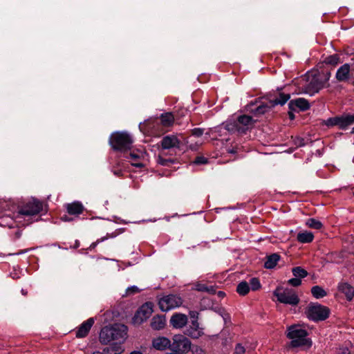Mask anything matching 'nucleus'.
<instances>
[{
  "mask_svg": "<svg viewBox=\"0 0 354 354\" xmlns=\"http://www.w3.org/2000/svg\"><path fill=\"white\" fill-rule=\"evenodd\" d=\"M203 131L204 130L201 128H195L192 130V135L185 140L186 144L191 150H197L202 145L203 141L201 140H195L194 138H201L203 134Z\"/></svg>",
  "mask_w": 354,
  "mask_h": 354,
  "instance_id": "nucleus-11",
  "label": "nucleus"
},
{
  "mask_svg": "<svg viewBox=\"0 0 354 354\" xmlns=\"http://www.w3.org/2000/svg\"><path fill=\"white\" fill-rule=\"evenodd\" d=\"M191 342L185 336L178 334L174 335L171 350L175 353H187L191 349Z\"/></svg>",
  "mask_w": 354,
  "mask_h": 354,
  "instance_id": "nucleus-7",
  "label": "nucleus"
},
{
  "mask_svg": "<svg viewBox=\"0 0 354 354\" xmlns=\"http://www.w3.org/2000/svg\"><path fill=\"white\" fill-rule=\"evenodd\" d=\"M130 354H143V353L138 351H133L131 352Z\"/></svg>",
  "mask_w": 354,
  "mask_h": 354,
  "instance_id": "nucleus-51",
  "label": "nucleus"
},
{
  "mask_svg": "<svg viewBox=\"0 0 354 354\" xmlns=\"http://www.w3.org/2000/svg\"><path fill=\"white\" fill-rule=\"evenodd\" d=\"M118 235V234L116 232H113V233H108L106 234V236H102L101 237L100 239H98L95 242L93 243L91 245V248H95L100 243H102L109 239H113V238H115L116 236Z\"/></svg>",
  "mask_w": 354,
  "mask_h": 354,
  "instance_id": "nucleus-39",
  "label": "nucleus"
},
{
  "mask_svg": "<svg viewBox=\"0 0 354 354\" xmlns=\"http://www.w3.org/2000/svg\"><path fill=\"white\" fill-rule=\"evenodd\" d=\"M280 259V256L276 253L269 255L266 257L264 263V267L267 269L274 268Z\"/></svg>",
  "mask_w": 354,
  "mask_h": 354,
  "instance_id": "nucleus-27",
  "label": "nucleus"
},
{
  "mask_svg": "<svg viewBox=\"0 0 354 354\" xmlns=\"http://www.w3.org/2000/svg\"><path fill=\"white\" fill-rule=\"evenodd\" d=\"M120 343L121 342H120L119 344L118 343H115V344H111L108 347L109 348H111V350L113 351L114 353H118V354H120L121 352L122 351V346L120 345Z\"/></svg>",
  "mask_w": 354,
  "mask_h": 354,
  "instance_id": "nucleus-41",
  "label": "nucleus"
},
{
  "mask_svg": "<svg viewBox=\"0 0 354 354\" xmlns=\"http://www.w3.org/2000/svg\"><path fill=\"white\" fill-rule=\"evenodd\" d=\"M63 220L65 221H70L71 219L67 218V216H65V217L63 218Z\"/></svg>",
  "mask_w": 354,
  "mask_h": 354,
  "instance_id": "nucleus-52",
  "label": "nucleus"
},
{
  "mask_svg": "<svg viewBox=\"0 0 354 354\" xmlns=\"http://www.w3.org/2000/svg\"><path fill=\"white\" fill-rule=\"evenodd\" d=\"M350 65L344 64L338 68L336 73V78L340 82L347 80L348 79Z\"/></svg>",
  "mask_w": 354,
  "mask_h": 354,
  "instance_id": "nucleus-23",
  "label": "nucleus"
},
{
  "mask_svg": "<svg viewBox=\"0 0 354 354\" xmlns=\"http://www.w3.org/2000/svg\"><path fill=\"white\" fill-rule=\"evenodd\" d=\"M188 322L187 316L182 313H175L170 319V324L174 328H183Z\"/></svg>",
  "mask_w": 354,
  "mask_h": 354,
  "instance_id": "nucleus-16",
  "label": "nucleus"
},
{
  "mask_svg": "<svg viewBox=\"0 0 354 354\" xmlns=\"http://www.w3.org/2000/svg\"><path fill=\"white\" fill-rule=\"evenodd\" d=\"M133 139L127 132H117L113 133L109 139V143L114 150L126 151L131 149Z\"/></svg>",
  "mask_w": 354,
  "mask_h": 354,
  "instance_id": "nucleus-4",
  "label": "nucleus"
},
{
  "mask_svg": "<svg viewBox=\"0 0 354 354\" xmlns=\"http://www.w3.org/2000/svg\"><path fill=\"white\" fill-rule=\"evenodd\" d=\"M102 354H118V353H114V351L111 350V348H109L107 346L103 349Z\"/></svg>",
  "mask_w": 354,
  "mask_h": 354,
  "instance_id": "nucleus-46",
  "label": "nucleus"
},
{
  "mask_svg": "<svg viewBox=\"0 0 354 354\" xmlns=\"http://www.w3.org/2000/svg\"><path fill=\"white\" fill-rule=\"evenodd\" d=\"M44 207V204L36 198H32L22 205L16 214L17 222L21 223L24 221L26 225L32 223L31 216L39 214Z\"/></svg>",
  "mask_w": 354,
  "mask_h": 354,
  "instance_id": "nucleus-2",
  "label": "nucleus"
},
{
  "mask_svg": "<svg viewBox=\"0 0 354 354\" xmlns=\"http://www.w3.org/2000/svg\"><path fill=\"white\" fill-rule=\"evenodd\" d=\"M273 106H271V103L270 101L268 104H262L258 106L255 110L251 108L250 111L254 113L256 115H261L265 113L268 111L269 109Z\"/></svg>",
  "mask_w": 354,
  "mask_h": 354,
  "instance_id": "nucleus-33",
  "label": "nucleus"
},
{
  "mask_svg": "<svg viewBox=\"0 0 354 354\" xmlns=\"http://www.w3.org/2000/svg\"><path fill=\"white\" fill-rule=\"evenodd\" d=\"M330 73L321 74H306L301 77L298 83L300 93L313 95L324 88L330 78Z\"/></svg>",
  "mask_w": 354,
  "mask_h": 354,
  "instance_id": "nucleus-1",
  "label": "nucleus"
},
{
  "mask_svg": "<svg viewBox=\"0 0 354 354\" xmlns=\"http://www.w3.org/2000/svg\"><path fill=\"white\" fill-rule=\"evenodd\" d=\"M354 123V115L346 114L341 116L330 118L325 121L328 127L337 126L340 129H346Z\"/></svg>",
  "mask_w": 354,
  "mask_h": 354,
  "instance_id": "nucleus-9",
  "label": "nucleus"
},
{
  "mask_svg": "<svg viewBox=\"0 0 354 354\" xmlns=\"http://www.w3.org/2000/svg\"><path fill=\"white\" fill-rule=\"evenodd\" d=\"M113 340H118L119 342L124 341L127 333V327L123 324H114L112 326Z\"/></svg>",
  "mask_w": 354,
  "mask_h": 354,
  "instance_id": "nucleus-17",
  "label": "nucleus"
},
{
  "mask_svg": "<svg viewBox=\"0 0 354 354\" xmlns=\"http://www.w3.org/2000/svg\"><path fill=\"white\" fill-rule=\"evenodd\" d=\"M194 289L201 292H207L211 294L216 293V290L213 286H207L205 284L201 283H196L194 284Z\"/></svg>",
  "mask_w": 354,
  "mask_h": 354,
  "instance_id": "nucleus-34",
  "label": "nucleus"
},
{
  "mask_svg": "<svg viewBox=\"0 0 354 354\" xmlns=\"http://www.w3.org/2000/svg\"><path fill=\"white\" fill-rule=\"evenodd\" d=\"M308 333L299 326H291L288 328L287 337L291 339L292 347L311 346V341L307 338Z\"/></svg>",
  "mask_w": 354,
  "mask_h": 354,
  "instance_id": "nucleus-3",
  "label": "nucleus"
},
{
  "mask_svg": "<svg viewBox=\"0 0 354 354\" xmlns=\"http://www.w3.org/2000/svg\"><path fill=\"white\" fill-rule=\"evenodd\" d=\"M288 283L292 286L297 287L301 285V280L298 278H292L288 281Z\"/></svg>",
  "mask_w": 354,
  "mask_h": 354,
  "instance_id": "nucleus-42",
  "label": "nucleus"
},
{
  "mask_svg": "<svg viewBox=\"0 0 354 354\" xmlns=\"http://www.w3.org/2000/svg\"><path fill=\"white\" fill-rule=\"evenodd\" d=\"M21 292H23V294H25V291H24V290H21Z\"/></svg>",
  "mask_w": 354,
  "mask_h": 354,
  "instance_id": "nucleus-56",
  "label": "nucleus"
},
{
  "mask_svg": "<svg viewBox=\"0 0 354 354\" xmlns=\"http://www.w3.org/2000/svg\"><path fill=\"white\" fill-rule=\"evenodd\" d=\"M289 105L290 106H295L301 111H306L310 108V104L308 100L304 98H298L295 100H292L290 101Z\"/></svg>",
  "mask_w": 354,
  "mask_h": 354,
  "instance_id": "nucleus-28",
  "label": "nucleus"
},
{
  "mask_svg": "<svg viewBox=\"0 0 354 354\" xmlns=\"http://www.w3.org/2000/svg\"><path fill=\"white\" fill-rule=\"evenodd\" d=\"M306 224L308 227L316 230H319L323 226L321 221L313 218L308 219L306 222Z\"/></svg>",
  "mask_w": 354,
  "mask_h": 354,
  "instance_id": "nucleus-38",
  "label": "nucleus"
},
{
  "mask_svg": "<svg viewBox=\"0 0 354 354\" xmlns=\"http://www.w3.org/2000/svg\"><path fill=\"white\" fill-rule=\"evenodd\" d=\"M153 304L151 302H147L144 304L136 313L133 317V322L134 324H140L145 322L153 313Z\"/></svg>",
  "mask_w": 354,
  "mask_h": 354,
  "instance_id": "nucleus-10",
  "label": "nucleus"
},
{
  "mask_svg": "<svg viewBox=\"0 0 354 354\" xmlns=\"http://www.w3.org/2000/svg\"><path fill=\"white\" fill-rule=\"evenodd\" d=\"M252 290H257L261 287L259 280L257 278H252L248 283Z\"/></svg>",
  "mask_w": 354,
  "mask_h": 354,
  "instance_id": "nucleus-40",
  "label": "nucleus"
},
{
  "mask_svg": "<svg viewBox=\"0 0 354 354\" xmlns=\"http://www.w3.org/2000/svg\"><path fill=\"white\" fill-rule=\"evenodd\" d=\"M16 220V215L15 216V218L10 217L9 216H3L1 217L0 225L2 226L8 227L9 228L19 227L20 225H26L24 221L21 223H19L17 222Z\"/></svg>",
  "mask_w": 354,
  "mask_h": 354,
  "instance_id": "nucleus-21",
  "label": "nucleus"
},
{
  "mask_svg": "<svg viewBox=\"0 0 354 354\" xmlns=\"http://www.w3.org/2000/svg\"><path fill=\"white\" fill-rule=\"evenodd\" d=\"M92 354H102V353H101L100 352H95V353H93Z\"/></svg>",
  "mask_w": 354,
  "mask_h": 354,
  "instance_id": "nucleus-54",
  "label": "nucleus"
},
{
  "mask_svg": "<svg viewBox=\"0 0 354 354\" xmlns=\"http://www.w3.org/2000/svg\"><path fill=\"white\" fill-rule=\"evenodd\" d=\"M311 293L316 299H321L327 295L326 291L319 286H315L312 287Z\"/></svg>",
  "mask_w": 354,
  "mask_h": 354,
  "instance_id": "nucleus-30",
  "label": "nucleus"
},
{
  "mask_svg": "<svg viewBox=\"0 0 354 354\" xmlns=\"http://www.w3.org/2000/svg\"><path fill=\"white\" fill-rule=\"evenodd\" d=\"M314 239V235L312 232L308 231L299 232L297 235V240L301 243H311Z\"/></svg>",
  "mask_w": 354,
  "mask_h": 354,
  "instance_id": "nucleus-25",
  "label": "nucleus"
},
{
  "mask_svg": "<svg viewBox=\"0 0 354 354\" xmlns=\"http://www.w3.org/2000/svg\"><path fill=\"white\" fill-rule=\"evenodd\" d=\"M174 121V115L171 113H163L160 115V122L164 127H170Z\"/></svg>",
  "mask_w": 354,
  "mask_h": 354,
  "instance_id": "nucleus-29",
  "label": "nucleus"
},
{
  "mask_svg": "<svg viewBox=\"0 0 354 354\" xmlns=\"http://www.w3.org/2000/svg\"><path fill=\"white\" fill-rule=\"evenodd\" d=\"M292 272L295 277L300 279L306 277L308 275V272L299 266L293 268Z\"/></svg>",
  "mask_w": 354,
  "mask_h": 354,
  "instance_id": "nucleus-37",
  "label": "nucleus"
},
{
  "mask_svg": "<svg viewBox=\"0 0 354 354\" xmlns=\"http://www.w3.org/2000/svg\"><path fill=\"white\" fill-rule=\"evenodd\" d=\"M166 324V319L163 315L154 316L151 322V326L154 330H161Z\"/></svg>",
  "mask_w": 354,
  "mask_h": 354,
  "instance_id": "nucleus-24",
  "label": "nucleus"
},
{
  "mask_svg": "<svg viewBox=\"0 0 354 354\" xmlns=\"http://www.w3.org/2000/svg\"><path fill=\"white\" fill-rule=\"evenodd\" d=\"M183 304V299L178 295H167L161 297L158 305L162 311H169Z\"/></svg>",
  "mask_w": 354,
  "mask_h": 354,
  "instance_id": "nucleus-8",
  "label": "nucleus"
},
{
  "mask_svg": "<svg viewBox=\"0 0 354 354\" xmlns=\"http://www.w3.org/2000/svg\"><path fill=\"white\" fill-rule=\"evenodd\" d=\"M21 292H23V294H25V291H24V290H21Z\"/></svg>",
  "mask_w": 354,
  "mask_h": 354,
  "instance_id": "nucleus-57",
  "label": "nucleus"
},
{
  "mask_svg": "<svg viewBox=\"0 0 354 354\" xmlns=\"http://www.w3.org/2000/svg\"><path fill=\"white\" fill-rule=\"evenodd\" d=\"M290 99L289 94L280 93L279 97L270 100L271 106L283 105Z\"/></svg>",
  "mask_w": 354,
  "mask_h": 354,
  "instance_id": "nucleus-31",
  "label": "nucleus"
},
{
  "mask_svg": "<svg viewBox=\"0 0 354 354\" xmlns=\"http://www.w3.org/2000/svg\"><path fill=\"white\" fill-rule=\"evenodd\" d=\"M252 124V117L246 115H240L237 118L236 129L239 132H243L245 131V127L248 128Z\"/></svg>",
  "mask_w": 354,
  "mask_h": 354,
  "instance_id": "nucleus-20",
  "label": "nucleus"
},
{
  "mask_svg": "<svg viewBox=\"0 0 354 354\" xmlns=\"http://www.w3.org/2000/svg\"><path fill=\"white\" fill-rule=\"evenodd\" d=\"M112 326H106L102 328L100 333V341L103 344H107L113 340Z\"/></svg>",
  "mask_w": 354,
  "mask_h": 354,
  "instance_id": "nucleus-19",
  "label": "nucleus"
},
{
  "mask_svg": "<svg viewBox=\"0 0 354 354\" xmlns=\"http://www.w3.org/2000/svg\"><path fill=\"white\" fill-rule=\"evenodd\" d=\"M323 62L328 65L335 66L339 62V56L337 54L327 56L324 58Z\"/></svg>",
  "mask_w": 354,
  "mask_h": 354,
  "instance_id": "nucleus-36",
  "label": "nucleus"
},
{
  "mask_svg": "<svg viewBox=\"0 0 354 354\" xmlns=\"http://www.w3.org/2000/svg\"><path fill=\"white\" fill-rule=\"evenodd\" d=\"M113 174L117 176H120L122 174V171L121 170H114Z\"/></svg>",
  "mask_w": 354,
  "mask_h": 354,
  "instance_id": "nucleus-49",
  "label": "nucleus"
},
{
  "mask_svg": "<svg viewBox=\"0 0 354 354\" xmlns=\"http://www.w3.org/2000/svg\"><path fill=\"white\" fill-rule=\"evenodd\" d=\"M306 314L310 320L323 321L328 317L330 310L326 306L321 304H310L306 309Z\"/></svg>",
  "mask_w": 354,
  "mask_h": 354,
  "instance_id": "nucleus-6",
  "label": "nucleus"
},
{
  "mask_svg": "<svg viewBox=\"0 0 354 354\" xmlns=\"http://www.w3.org/2000/svg\"><path fill=\"white\" fill-rule=\"evenodd\" d=\"M185 334L192 338L198 339L203 335V328L199 326L197 320H193Z\"/></svg>",
  "mask_w": 354,
  "mask_h": 354,
  "instance_id": "nucleus-18",
  "label": "nucleus"
},
{
  "mask_svg": "<svg viewBox=\"0 0 354 354\" xmlns=\"http://www.w3.org/2000/svg\"><path fill=\"white\" fill-rule=\"evenodd\" d=\"M289 116H290V118L291 120H293V119H294V118H295V117H294V115H293L292 113H289Z\"/></svg>",
  "mask_w": 354,
  "mask_h": 354,
  "instance_id": "nucleus-53",
  "label": "nucleus"
},
{
  "mask_svg": "<svg viewBox=\"0 0 354 354\" xmlns=\"http://www.w3.org/2000/svg\"><path fill=\"white\" fill-rule=\"evenodd\" d=\"M67 212L71 215H79L82 213L84 207L79 202H74L67 205Z\"/></svg>",
  "mask_w": 354,
  "mask_h": 354,
  "instance_id": "nucleus-26",
  "label": "nucleus"
},
{
  "mask_svg": "<svg viewBox=\"0 0 354 354\" xmlns=\"http://www.w3.org/2000/svg\"><path fill=\"white\" fill-rule=\"evenodd\" d=\"M192 353H193V354H205L203 349H201L198 346L194 347L192 349Z\"/></svg>",
  "mask_w": 354,
  "mask_h": 354,
  "instance_id": "nucleus-45",
  "label": "nucleus"
},
{
  "mask_svg": "<svg viewBox=\"0 0 354 354\" xmlns=\"http://www.w3.org/2000/svg\"><path fill=\"white\" fill-rule=\"evenodd\" d=\"M94 322V319L92 317L84 322L76 330L75 336L77 338L85 337L93 326Z\"/></svg>",
  "mask_w": 354,
  "mask_h": 354,
  "instance_id": "nucleus-15",
  "label": "nucleus"
},
{
  "mask_svg": "<svg viewBox=\"0 0 354 354\" xmlns=\"http://www.w3.org/2000/svg\"><path fill=\"white\" fill-rule=\"evenodd\" d=\"M171 340L166 337L159 336L152 339V346L158 351L171 350Z\"/></svg>",
  "mask_w": 354,
  "mask_h": 354,
  "instance_id": "nucleus-14",
  "label": "nucleus"
},
{
  "mask_svg": "<svg viewBox=\"0 0 354 354\" xmlns=\"http://www.w3.org/2000/svg\"><path fill=\"white\" fill-rule=\"evenodd\" d=\"M158 162L159 164H160L162 165H165L167 160H164V159H162L161 158H159Z\"/></svg>",
  "mask_w": 354,
  "mask_h": 354,
  "instance_id": "nucleus-48",
  "label": "nucleus"
},
{
  "mask_svg": "<svg viewBox=\"0 0 354 354\" xmlns=\"http://www.w3.org/2000/svg\"><path fill=\"white\" fill-rule=\"evenodd\" d=\"M338 290L344 294L346 299L351 301L354 297V287L347 283H341L338 286Z\"/></svg>",
  "mask_w": 354,
  "mask_h": 354,
  "instance_id": "nucleus-22",
  "label": "nucleus"
},
{
  "mask_svg": "<svg viewBox=\"0 0 354 354\" xmlns=\"http://www.w3.org/2000/svg\"><path fill=\"white\" fill-rule=\"evenodd\" d=\"M250 289V286L246 281L240 282L236 287L237 292L242 296L247 295L249 292Z\"/></svg>",
  "mask_w": 354,
  "mask_h": 354,
  "instance_id": "nucleus-35",
  "label": "nucleus"
},
{
  "mask_svg": "<svg viewBox=\"0 0 354 354\" xmlns=\"http://www.w3.org/2000/svg\"><path fill=\"white\" fill-rule=\"evenodd\" d=\"M140 292V290L136 286H133L129 287L127 289V290H126L127 295H131V294H134V293H136V292Z\"/></svg>",
  "mask_w": 354,
  "mask_h": 354,
  "instance_id": "nucleus-43",
  "label": "nucleus"
},
{
  "mask_svg": "<svg viewBox=\"0 0 354 354\" xmlns=\"http://www.w3.org/2000/svg\"><path fill=\"white\" fill-rule=\"evenodd\" d=\"M145 156L146 153L142 151L136 150L131 151L129 154L131 165L138 168L144 167L145 164L143 163V160Z\"/></svg>",
  "mask_w": 354,
  "mask_h": 354,
  "instance_id": "nucleus-13",
  "label": "nucleus"
},
{
  "mask_svg": "<svg viewBox=\"0 0 354 354\" xmlns=\"http://www.w3.org/2000/svg\"><path fill=\"white\" fill-rule=\"evenodd\" d=\"M339 354H352L347 348H340Z\"/></svg>",
  "mask_w": 354,
  "mask_h": 354,
  "instance_id": "nucleus-47",
  "label": "nucleus"
},
{
  "mask_svg": "<svg viewBox=\"0 0 354 354\" xmlns=\"http://www.w3.org/2000/svg\"><path fill=\"white\" fill-rule=\"evenodd\" d=\"M217 295L220 298H223L225 296V293L223 291H218L217 292Z\"/></svg>",
  "mask_w": 354,
  "mask_h": 354,
  "instance_id": "nucleus-50",
  "label": "nucleus"
},
{
  "mask_svg": "<svg viewBox=\"0 0 354 354\" xmlns=\"http://www.w3.org/2000/svg\"><path fill=\"white\" fill-rule=\"evenodd\" d=\"M280 303L296 306L299 302V299L296 292L290 288L277 287L273 292Z\"/></svg>",
  "mask_w": 354,
  "mask_h": 354,
  "instance_id": "nucleus-5",
  "label": "nucleus"
},
{
  "mask_svg": "<svg viewBox=\"0 0 354 354\" xmlns=\"http://www.w3.org/2000/svg\"><path fill=\"white\" fill-rule=\"evenodd\" d=\"M256 344H252L250 346H243L241 344H237L235 347V353L236 354H243L245 352L250 353L252 350L256 348Z\"/></svg>",
  "mask_w": 354,
  "mask_h": 354,
  "instance_id": "nucleus-32",
  "label": "nucleus"
},
{
  "mask_svg": "<svg viewBox=\"0 0 354 354\" xmlns=\"http://www.w3.org/2000/svg\"><path fill=\"white\" fill-rule=\"evenodd\" d=\"M181 142L177 136L169 135L162 138L161 146L164 149H170L172 148H180Z\"/></svg>",
  "mask_w": 354,
  "mask_h": 354,
  "instance_id": "nucleus-12",
  "label": "nucleus"
},
{
  "mask_svg": "<svg viewBox=\"0 0 354 354\" xmlns=\"http://www.w3.org/2000/svg\"><path fill=\"white\" fill-rule=\"evenodd\" d=\"M352 133H354V127L352 129Z\"/></svg>",
  "mask_w": 354,
  "mask_h": 354,
  "instance_id": "nucleus-55",
  "label": "nucleus"
},
{
  "mask_svg": "<svg viewBox=\"0 0 354 354\" xmlns=\"http://www.w3.org/2000/svg\"><path fill=\"white\" fill-rule=\"evenodd\" d=\"M194 162L196 164H205L207 162V159L204 157H197Z\"/></svg>",
  "mask_w": 354,
  "mask_h": 354,
  "instance_id": "nucleus-44",
  "label": "nucleus"
}]
</instances>
